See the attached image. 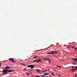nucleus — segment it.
<instances>
[{"label": "nucleus", "mask_w": 77, "mask_h": 77, "mask_svg": "<svg viewBox=\"0 0 77 77\" xmlns=\"http://www.w3.org/2000/svg\"><path fill=\"white\" fill-rule=\"evenodd\" d=\"M75 69H77V66L76 67Z\"/></svg>", "instance_id": "nucleus-31"}, {"label": "nucleus", "mask_w": 77, "mask_h": 77, "mask_svg": "<svg viewBox=\"0 0 77 77\" xmlns=\"http://www.w3.org/2000/svg\"><path fill=\"white\" fill-rule=\"evenodd\" d=\"M46 58H43V60H46Z\"/></svg>", "instance_id": "nucleus-21"}, {"label": "nucleus", "mask_w": 77, "mask_h": 77, "mask_svg": "<svg viewBox=\"0 0 77 77\" xmlns=\"http://www.w3.org/2000/svg\"><path fill=\"white\" fill-rule=\"evenodd\" d=\"M36 71L38 72H41L40 71V70L37 69L36 70Z\"/></svg>", "instance_id": "nucleus-10"}, {"label": "nucleus", "mask_w": 77, "mask_h": 77, "mask_svg": "<svg viewBox=\"0 0 77 77\" xmlns=\"http://www.w3.org/2000/svg\"><path fill=\"white\" fill-rule=\"evenodd\" d=\"M72 68L74 69V67H72Z\"/></svg>", "instance_id": "nucleus-35"}, {"label": "nucleus", "mask_w": 77, "mask_h": 77, "mask_svg": "<svg viewBox=\"0 0 77 77\" xmlns=\"http://www.w3.org/2000/svg\"><path fill=\"white\" fill-rule=\"evenodd\" d=\"M8 70H4L3 71H2V72H8Z\"/></svg>", "instance_id": "nucleus-4"}, {"label": "nucleus", "mask_w": 77, "mask_h": 77, "mask_svg": "<svg viewBox=\"0 0 77 77\" xmlns=\"http://www.w3.org/2000/svg\"><path fill=\"white\" fill-rule=\"evenodd\" d=\"M72 59L74 61V62H77V58H72Z\"/></svg>", "instance_id": "nucleus-3"}, {"label": "nucleus", "mask_w": 77, "mask_h": 77, "mask_svg": "<svg viewBox=\"0 0 77 77\" xmlns=\"http://www.w3.org/2000/svg\"><path fill=\"white\" fill-rule=\"evenodd\" d=\"M57 51H54V54H57Z\"/></svg>", "instance_id": "nucleus-12"}, {"label": "nucleus", "mask_w": 77, "mask_h": 77, "mask_svg": "<svg viewBox=\"0 0 77 77\" xmlns=\"http://www.w3.org/2000/svg\"><path fill=\"white\" fill-rule=\"evenodd\" d=\"M20 64L21 65H24V66H26V64H23V63H20Z\"/></svg>", "instance_id": "nucleus-8"}, {"label": "nucleus", "mask_w": 77, "mask_h": 77, "mask_svg": "<svg viewBox=\"0 0 77 77\" xmlns=\"http://www.w3.org/2000/svg\"><path fill=\"white\" fill-rule=\"evenodd\" d=\"M77 73H75V75H77Z\"/></svg>", "instance_id": "nucleus-40"}, {"label": "nucleus", "mask_w": 77, "mask_h": 77, "mask_svg": "<svg viewBox=\"0 0 77 77\" xmlns=\"http://www.w3.org/2000/svg\"><path fill=\"white\" fill-rule=\"evenodd\" d=\"M51 74L52 75H53V76H54V75L53 74V73H51Z\"/></svg>", "instance_id": "nucleus-23"}, {"label": "nucleus", "mask_w": 77, "mask_h": 77, "mask_svg": "<svg viewBox=\"0 0 77 77\" xmlns=\"http://www.w3.org/2000/svg\"><path fill=\"white\" fill-rule=\"evenodd\" d=\"M35 77H40V76L38 75H35Z\"/></svg>", "instance_id": "nucleus-16"}, {"label": "nucleus", "mask_w": 77, "mask_h": 77, "mask_svg": "<svg viewBox=\"0 0 77 77\" xmlns=\"http://www.w3.org/2000/svg\"><path fill=\"white\" fill-rule=\"evenodd\" d=\"M5 61H6V60H5V61H4V62H5Z\"/></svg>", "instance_id": "nucleus-43"}, {"label": "nucleus", "mask_w": 77, "mask_h": 77, "mask_svg": "<svg viewBox=\"0 0 77 77\" xmlns=\"http://www.w3.org/2000/svg\"><path fill=\"white\" fill-rule=\"evenodd\" d=\"M44 73H41V74H43Z\"/></svg>", "instance_id": "nucleus-41"}, {"label": "nucleus", "mask_w": 77, "mask_h": 77, "mask_svg": "<svg viewBox=\"0 0 77 77\" xmlns=\"http://www.w3.org/2000/svg\"><path fill=\"white\" fill-rule=\"evenodd\" d=\"M41 61V60L39 59L38 60V61H37L38 63H39V62H40Z\"/></svg>", "instance_id": "nucleus-17"}, {"label": "nucleus", "mask_w": 77, "mask_h": 77, "mask_svg": "<svg viewBox=\"0 0 77 77\" xmlns=\"http://www.w3.org/2000/svg\"><path fill=\"white\" fill-rule=\"evenodd\" d=\"M45 75H48V73H45L44 74Z\"/></svg>", "instance_id": "nucleus-15"}, {"label": "nucleus", "mask_w": 77, "mask_h": 77, "mask_svg": "<svg viewBox=\"0 0 77 77\" xmlns=\"http://www.w3.org/2000/svg\"><path fill=\"white\" fill-rule=\"evenodd\" d=\"M38 59L37 58L35 60H34V62H37L38 60Z\"/></svg>", "instance_id": "nucleus-9"}, {"label": "nucleus", "mask_w": 77, "mask_h": 77, "mask_svg": "<svg viewBox=\"0 0 77 77\" xmlns=\"http://www.w3.org/2000/svg\"><path fill=\"white\" fill-rule=\"evenodd\" d=\"M14 60V59L13 58H10L9 59V61H13Z\"/></svg>", "instance_id": "nucleus-5"}, {"label": "nucleus", "mask_w": 77, "mask_h": 77, "mask_svg": "<svg viewBox=\"0 0 77 77\" xmlns=\"http://www.w3.org/2000/svg\"><path fill=\"white\" fill-rule=\"evenodd\" d=\"M72 48H75L74 47H72Z\"/></svg>", "instance_id": "nucleus-33"}, {"label": "nucleus", "mask_w": 77, "mask_h": 77, "mask_svg": "<svg viewBox=\"0 0 77 77\" xmlns=\"http://www.w3.org/2000/svg\"><path fill=\"white\" fill-rule=\"evenodd\" d=\"M75 69H75V68L74 69H72V71H75Z\"/></svg>", "instance_id": "nucleus-14"}, {"label": "nucleus", "mask_w": 77, "mask_h": 77, "mask_svg": "<svg viewBox=\"0 0 77 77\" xmlns=\"http://www.w3.org/2000/svg\"><path fill=\"white\" fill-rule=\"evenodd\" d=\"M46 71H47V70L45 69V70H44V71H43V72H46Z\"/></svg>", "instance_id": "nucleus-13"}, {"label": "nucleus", "mask_w": 77, "mask_h": 77, "mask_svg": "<svg viewBox=\"0 0 77 77\" xmlns=\"http://www.w3.org/2000/svg\"><path fill=\"white\" fill-rule=\"evenodd\" d=\"M73 65H75V63H73Z\"/></svg>", "instance_id": "nucleus-24"}, {"label": "nucleus", "mask_w": 77, "mask_h": 77, "mask_svg": "<svg viewBox=\"0 0 77 77\" xmlns=\"http://www.w3.org/2000/svg\"><path fill=\"white\" fill-rule=\"evenodd\" d=\"M26 69H26V68H25V69H23V71H26Z\"/></svg>", "instance_id": "nucleus-22"}, {"label": "nucleus", "mask_w": 77, "mask_h": 77, "mask_svg": "<svg viewBox=\"0 0 77 77\" xmlns=\"http://www.w3.org/2000/svg\"><path fill=\"white\" fill-rule=\"evenodd\" d=\"M41 76H45V75H41Z\"/></svg>", "instance_id": "nucleus-29"}, {"label": "nucleus", "mask_w": 77, "mask_h": 77, "mask_svg": "<svg viewBox=\"0 0 77 77\" xmlns=\"http://www.w3.org/2000/svg\"><path fill=\"white\" fill-rule=\"evenodd\" d=\"M75 50H77V47L76 48H75Z\"/></svg>", "instance_id": "nucleus-27"}, {"label": "nucleus", "mask_w": 77, "mask_h": 77, "mask_svg": "<svg viewBox=\"0 0 77 77\" xmlns=\"http://www.w3.org/2000/svg\"><path fill=\"white\" fill-rule=\"evenodd\" d=\"M16 62V61H12V62H13V63H14V62Z\"/></svg>", "instance_id": "nucleus-25"}, {"label": "nucleus", "mask_w": 77, "mask_h": 77, "mask_svg": "<svg viewBox=\"0 0 77 77\" xmlns=\"http://www.w3.org/2000/svg\"><path fill=\"white\" fill-rule=\"evenodd\" d=\"M11 68V67L9 66H7L5 68V69H10V68Z\"/></svg>", "instance_id": "nucleus-2"}, {"label": "nucleus", "mask_w": 77, "mask_h": 77, "mask_svg": "<svg viewBox=\"0 0 77 77\" xmlns=\"http://www.w3.org/2000/svg\"><path fill=\"white\" fill-rule=\"evenodd\" d=\"M31 71H31H31H30V72H31Z\"/></svg>", "instance_id": "nucleus-42"}, {"label": "nucleus", "mask_w": 77, "mask_h": 77, "mask_svg": "<svg viewBox=\"0 0 77 77\" xmlns=\"http://www.w3.org/2000/svg\"><path fill=\"white\" fill-rule=\"evenodd\" d=\"M0 77H1V76H0Z\"/></svg>", "instance_id": "nucleus-45"}, {"label": "nucleus", "mask_w": 77, "mask_h": 77, "mask_svg": "<svg viewBox=\"0 0 77 77\" xmlns=\"http://www.w3.org/2000/svg\"><path fill=\"white\" fill-rule=\"evenodd\" d=\"M38 57V56H36L35 57H34V59H36V58H37V57Z\"/></svg>", "instance_id": "nucleus-18"}, {"label": "nucleus", "mask_w": 77, "mask_h": 77, "mask_svg": "<svg viewBox=\"0 0 77 77\" xmlns=\"http://www.w3.org/2000/svg\"><path fill=\"white\" fill-rule=\"evenodd\" d=\"M1 65H2V63H0V66H1Z\"/></svg>", "instance_id": "nucleus-26"}, {"label": "nucleus", "mask_w": 77, "mask_h": 77, "mask_svg": "<svg viewBox=\"0 0 77 77\" xmlns=\"http://www.w3.org/2000/svg\"><path fill=\"white\" fill-rule=\"evenodd\" d=\"M75 77H77V76L76 75H75Z\"/></svg>", "instance_id": "nucleus-32"}, {"label": "nucleus", "mask_w": 77, "mask_h": 77, "mask_svg": "<svg viewBox=\"0 0 77 77\" xmlns=\"http://www.w3.org/2000/svg\"><path fill=\"white\" fill-rule=\"evenodd\" d=\"M6 74H8V72H6Z\"/></svg>", "instance_id": "nucleus-37"}, {"label": "nucleus", "mask_w": 77, "mask_h": 77, "mask_svg": "<svg viewBox=\"0 0 77 77\" xmlns=\"http://www.w3.org/2000/svg\"><path fill=\"white\" fill-rule=\"evenodd\" d=\"M46 54H51V53L50 52H49L48 53Z\"/></svg>", "instance_id": "nucleus-11"}, {"label": "nucleus", "mask_w": 77, "mask_h": 77, "mask_svg": "<svg viewBox=\"0 0 77 77\" xmlns=\"http://www.w3.org/2000/svg\"><path fill=\"white\" fill-rule=\"evenodd\" d=\"M49 61L50 62V59L49 60Z\"/></svg>", "instance_id": "nucleus-34"}, {"label": "nucleus", "mask_w": 77, "mask_h": 77, "mask_svg": "<svg viewBox=\"0 0 77 77\" xmlns=\"http://www.w3.org/2000/svg\"><path fill=\"white\" fill-rule=\"evenodd\" d=\"M58 67H60V68H62V67H60V66H58Z\"/></svg>", "instance_id": "nucleus-28"}, {"label": "nucleus", "mask_w": 77, "mask_h": 77, "mask_svg": "<svg viewBox=\"0 0 77 77\" xmlns=\"http://www.w3.org/2000/svg\"><path fill=\"white\" fill-rule=\"evenodd\" d=\"M26 74H27V75H29V74H30V73L29 72H27L26 73Z\"/></svg>", "instance_id": "nucleus-20"}, {"label": "nucleus", "mask_w": 77, "mask_h": 77, "mask_svg": "<svg viewBox=\"0 0 77 77\" xmlns=\"http://www.w3.org/2000/svg\"><path fill=\"white\" fill-rule=\"evenodd\" d=\"M58 76H60V75H58Z\"/></svg>", "instance_id": "nucleus-38"}, {"label": "nucleus", "mask_w": 77, "mask_h": 77, "mask_svg": "<svg viewBox=\"0 0 77 77\" xmlns=\"http://www.w3.org/2000/svg\"><path fill=\"white\" fill-rule=\"evenodd\" d=\"M28 67L29 68H31V69H33V68H34V66L32 65H30L28 66Z\"/></svg>", "instance_id": "nucleus-1"}, {"label": "nucleus", "mask_w": 77, "mask_h": 77, "mask_svg": "<svg viewBox=\"0 0 77 77\" xmlns=\"http://www.w3.org/2000/svg\"><path fill=\"white\" fill-rule=\"evenodd\" d=\"M41 72H44V71H42Z\"/></svg>", "instance_id": "nucleus-39"}, {"label": "nucleus", "mask_w": 77, "mask_h": 77, "mask_svg": "<svg viewBox=\"0 0 77 77\" xmlns=\"http://www.w3.org/2000/svg\"><path fill=\"white\" fill-rule=\"evenodd\" d=\"M5 72H4L3 73V74H5Z\"/></svg>", "instance_id": "nucleus-30"}, {"label": "nucleus", "mask_w": 77, "mask_h": 77, "mask_svg": "<svg viewBox=\"0 0 77 77\" xmlns=\"http://www.w3.org/2000/svg\"><path fill=\"white\" fill-rule=\"evenodd\" d=\"M32 72H31V74H32Z\"/></svg>", "instance_id": "nucleus-44"}, {"label": "nucleus", "mask_w": 77, "mask_h": 77, "mask_svg": "<svg viewBox=\"0 0 77 77\" xmlns=\"http://www.w3.org/2000/svg\"><path fill=\"white\" fill-rule=\"evenodd\" d=\"M51 54H54V52L53 51H52L51 52Z\"/></svg>", "instance_id": "nucleus-7"}, {"label": "nucleus", "mask_w": 77, "mask_h": 77, "mask_svg": "<svg viewBox=\"0 0 77 77\" xmlns=\"http://www.w3.org/2000/svg\"><path fill=\"white\" fill-rule=\"evenodd\" d=\"M50 59L49 58H47V60H50Z\"/></svg>", "instance_id": "nucleus-19"}, {"label": "nucleus", "mask_w": 77, "mask_h": 77, "mask_svg": "<svg viewBox=\"0 0 77 77\" xmlns=\"http://www.w3.org/2000/svg\"><path fill=\"white\" fill-rule=\"evenodd\" d=\"M45 59H47V57H46V58H45Z\"/></svg>", "instance_id": "nucleus-36"}, {"label": "nucleus", "mask_w": 77, "mask_h": 77, "mask_svg": "<svg viewBox=\"0 0 77 77\" xmlns=\"http://www.w3.org/2000/svg\"><path fill=\"white\" fill-rule=\"evenodd\" d=\"M12 71H14V70H8V72H11Z\"/></svg>", "instance_id": "nucleus-6"}]
</instances>
